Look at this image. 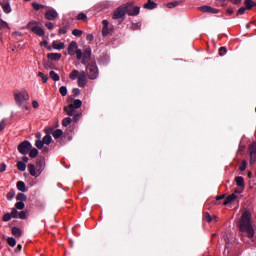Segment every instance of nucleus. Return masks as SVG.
<instances>
[{
    "label": "nucleus",
    "mask_w": 256,
    "mask_h": 256,
    "mask_svg": "<svg viewBox=\"0 0 256 256\" xmlns=\"http://www.w3.org/2000/svg\"><path fill=\"white\" fill-rule=\"evenodd\" d=\"M237 227L242 237H247L255 243V228L253 227V216L249 210L242 213L237 222Z\"/></svg>",
    "instance_id": "1"
},
{
    "label": "nucleus",
    "mask_w": 256,
    "mask_h": 256,
    "mask_svg": "<svg viewBox=\"0 0 256 256\" xmlns=\"http://www.w3.org/2000/svg\"><path fill=\"white\" fill-rule=\"evenodd\" d=\"M14 101L17 106L23 107L25 101H29V92L22 90L20 92L14 91Z\"/></svg>",
    "instance_id": "2"
},
{
    "label": "nucleus",
    "mask_w": 256,
    "mask_h": 256,
    "mask_svg": "<svg viewBox=\"0 0 256 256\" xmlns=\"http://www.w3.org/2000/svg\"><path fill=\"white\" fill-rule=\"evenodd\" d=\"M86 71L88 79L94 80L99 77V69L97 68V64L95 62H89L86 66Z\"/></svg>",
    "instance_id": "3"
},
{
    "label": "nucleus",
    "mask_w": 256,
    "mask_h": 256,
    "mask_svg": "<svg viewBox=\"0 0 256 256\" xmlns=\"http://www.w3.org/2000/svg\"><path fill=\"white\" fill-rule=\"evenodd\" d=\"M124 9L126 11V15H129L130 17H136V15L141 13V7L135 6L133 2L124 4Z\"/></svg>",
    "instance_id": "4"
},
{
    "label": "nucleus",
    "mask_w": 256,
    "mask_h": 256,
    "mask_svg": "<svg viewBox=\"0 0 256 256\" xmlns=\"http://www.w3.org/2000/svg\"><path fill=\"white\" fill-rule=\"evenodd\" d=\"M31 149H33V145H31V142H29L27 140L21 142L18 145V151H19V153H21V155H27V153H29V151H31Z\"/></svg>",
    "instance_id": "5"
},
{
    "label": "nucleus",
    "mask_w": 256,
    "mask_h": 256,
    "mask_svg": "<svg viewBox=\"0 0 256 256\" xmlns=\"http://www.w3.org/2000/svg\"><path fill=\"white\" fill-rule=\"evenodd\" d=\"M31 25H37L36 21L29 22L27 24V29H30L32 33H35V35H38V37H43L45 35V30L39 26L31 27Z\"/></svg>",
    "instance_id": "6"
},
{
    "label": "nucleus",
    "mask_w": 256,
    "mask_h": 256,
    "mask_svg": "<svg viewBox=\"0 0 256 256\" xmlns=\"http://www.w3.org/2000/svg\"><path fill=\"white\" fill-rule=\"evenodd\" d=\"M127 15V12L125 10V5H122L118 7L116 10H114V14L112 16L113 19H121V22L125 21V16Z\"/></svg>",
    "instance_id": "7"
},
{
    "label": "nucleus",
    "mask_w": 256,
    "mask_h": 256,
    "mask_svg": "<svg viewBox=\"0 0 256 256\" xmlns=\"http://www.w3.org/2000/svg\"><path fill=\"white\" fill-rule=\"evenodd\" d=\"M87 85V72L81 71L78 76V86L85 87Z\"/></svg>",
    "instance_id": "8"
},
{
    "label": "nucleus",
    "mask_w": 256,
    "mask_h": 256,
    "mask_svg": "<svg viewBox=\"0 0 256 256\" xmlns=\"http://www.w3.org/2000/svg\"><path fill=\"white\" fill-rule=\"evenodd\" d=\"M59 17V14L57 13V11L55 10H48L45 13V19H47L48 21H55V18Z\"/></svg>",
    "instance_id": "9"
},
{
    "label": "nucleus",
    "mask_w": 256,
    "mask_h": 256,
    "mask_svg": "<svg viewBox=\"0 0 256 256\" xmlns=\"http://www.w3.org/2000/svg\"><path fill=\"white\" fill-rule=\"evenodd\" d=\"M198 9L202 13H213V14L219 13L218 9H215V8H213L211 6H202V7H199Z\"/></svg>",
    "instance_id": "10"
},
{
    "label": "nucleus",
    "mask_w": 256,
    "mask_h": 256,
    "mask_svg": "<svg viewBox=\"0 0 256 256\" xmlns=\"http://www.w3.org/2000/svg\"><path fill=\"white\" fill-rule=\"evenodd\" d=\"M0 5H1L4 13H11V4L9 3V0L0 1Z\"/></svg>",
    "instance_id": "11"
},
{
    "label": "nucleus",
    "mask_w": 256,
    "mask_h": 256,
    "mask_svg": "<svg viewBox=\"0 0 256 256\" xmlns=\"http://www.w3.org/2000/svg\"><path fill=\"white\" fill-rule=\"evenodd\" d=\"M43 169H45V159L38 160L36 162V171L41 175L43 173Z\"/></svg>",
    "instance_id": "12"
},
{
    "label": "nucleus",
    "mask_w": 256,
    "mask_h": 256,
    "mask_svg": "<svg viewBox=\"0 0 256 256\" xmlns=\"http://www.w3.org/2000/svg\"><path fill=\"white\" fill-rule=\"evenodd\" d=\"M77 43L75 41H72L69 46H68V55H75L76 51H77Z\"/></svg>",
    "instance_id": "13"
},
{
    "label": "nucleus",
    "mask_w": 256,
    "mask_h": 256,
    "mask_svg": "<svg viewBox=\"0 0 256 256\" xmlns=\"http://www.w3.org/2000/svg\"><path fill=\"white\" fill-rule=\"evenodd\" d=\"M28 171L31 175V177H39V172H37V168L34 166V164H28Z\"/></svg>",
    "instance_id": "14"
},
{
    "label": "nucleus",
    "mask_w": 256,
    "mask_h": 256,
    "mask_svg": "<svg viewBox=\"0 0 256 256\" xmlns=\"http://www.w3.org/2000/svg\"><path fill=\"white\" fill-rule=\"evenodd\" d=\"M103 29H102V35L103 37H107L109 33H111V30H109V21L103 20Z\"/></svg>",
    "instance_id": "15"
},
{
    "label": "nucleus",
    "mask_w": 256,
    "mask_h": 256,
    "mask_svg": "<svg viewBox=\"0 0 256 256\" xmlns=\"http://www.w3.org/2000/svg\"><path fill=\"white\" fill-rule=\"evenodd\" d=\"M236 185L240 187V189H245V178L242 176H238L235 178Z\"/></svg>",
    "instance_id": "16"
},
{
    "label": "nucleus",
    "mask_w": 256,
    "mask_h": 256,
    "mask_svg": "<svg viewBox=\"0 0 256 256\" xmlns=\"http://www.w3.org/2000/svg\"><path fill=\"white\" fill-rule=\"evenodd\" d=\"M143 7L144 9L151 11L153 9H157V3L153 2L152 0H148V2L145 3Z\"/></svg>",
    "instance_id": "17"
},
{
    "label": "nucleus",
    "mask_w": 256,
    "mask_h": 256,
    "mask_svg": "<svg viewBox=\"0 0 256 256\" xmlns=\"http://www.w3.org/2000/svg\"><path fill=\"white\" fill-rule=\"evenodd\" d=\"M235 199H237V195L231 194L228 197H226V199L223 201V205H225V206L231 205V203H233V201H235Z\"/></svg>",
    "instance_id": "18"
},
{
    "label": "nucleus",
    "mask_w": 256,
    "mask_h": 256,
    "mask_svg": "<svg viewBox=\"0 0 256 256\" xmlns=\"http://www.w3.org/2000/svg\"><path fill=\"white\" fill-rule=\"evenodd\" d=\"M47 57H48V59H50V61H59V59H61L62 55H61V53H48Z\"/></svg>",
    "instance_id": "19"
},
{
    "label": "nucleus",
    "mask_w": 256,
    "mask_h": 256,
    "mask_svg": "<svg viewBox=\"0 0 256 256\" xmlns=\"http://www.w3.org/2000/svg\"><path fill=\"white\" fill-rule=\"evenodd\" d=\"M64 111L69 117H73L75 115V108L72 105L65 106Z\"/></svg>",
    "instance_id": "20"
},
{
    "label": "nucleus",
    "mask_w": 256,
    "mask_h": 256,
    "mask_svg": "<svg viewBox=\"0 0 256 256\" xmlns=\"http://www.w3.org/2000/svg\"><path fill=\"white\" fill-rule=\"evenodd\" d=\"M244 5L247 11H251L253 7H256V2H254L253 0H246L244 1Z\"/></svg>",
    "instance_id": "21"
},
{
    "label": "nucleus",
    "mask_w": 256,
    "mask_h": 256,
    "mask_svg": "<svg viewBox=\"0 0 256 256\" xmlns=\"http://www.w3.org/2000/svg\"><path fill=\"white\" fill-rule=\"evenodd\" d=\"M52 141H53V138L51 137L49 132H46V135L42 139V143H44V145H51Z\"/></svg>",
    "instance_id": "22"
},
{
    "label": "nucleus",
    "mask_w": 256,
    "mask_h": 256,
    "mask_svg": "<svg viewBox=\"0 0 256 256\" xmlns=\"http://www.w3.org/2000/svg\"><path fill=\"white\" fill-rule=\"evenodd\" d=\"M16 187H17L18 191H21V193H25V191H27L25 182H23V181H18L16 184Z\"/></svg>",
    "instance_id": "23"
},
{
    "label": "nucleus",
    "mask_w": 256,
    "mask_h": 256,
    "mask_svg": "<svg viewBox=\"0 0 256 256\" xmlns=\"http://www.w3.org/2000/svg\"><path fill=\"white\" fill-rule=\"evenodd\" d=\"M12 235H14V237H21V235H23V232L18 227H13Z\"/></svg>",
    "instance_id": "24"
},
{
    "label": "nucleus",
    "mask_w": 256,
    "mask_h": 256,
    "mask_svg": "<svg viewBox=\"0 0 256 256\" xmlns=\"http://www.w3.org/2000/svg\"><path fill=\"white\" fill-rule=\"evenodd\" d=\"M74 109H80L81 105H83V102L80 99H76L73 101L72 104H70Z\"/></svg>",
    "instance_id": "25"
},
{
    "label": "nucleus",
    "mask_w": 256,
    "mask_h": 256,
    "mask_svg": "<svg viewBox=\"0 0 256 256\" xmlns=\"http://www.w3.org/2000/svg\"><path fill=\"white\" fill-rule=\"evenodd\" d=\"M52 136L54 137V139H59L60 137L63 136V130L57 129V130L53 131Z\"/></svg>",
    "instance_id": "26"
},
{
    "label": "nucleus",
    "mask_w": 256,
    "mask_h": 256,
    "mask_svg": "<svg viewBox=\"0 0 256 256\" xmlns=\"http://www.w3.org/2000/svg\"><path fill=\"white\" fill-rule=\"evenodd\" d=\"M37 155H39V150H37V148H31L29 152V157H31V159H35Z\"/></svg>",
    "instance_id": "27"
},
{
    "label": "nucleus",
    "mask_w": 256,
    "mask_h": 256,
    "mask_svg": "<svg viewBox=\"0 0 256 256\" xmlns=\"http://www.w3.org/2000/svg\"><path fill=\"white\" fill-rule=\"evenodd\" d=\"M32 7H33L34 11H40V9H45L46 6L43 4H39L37 2H33Z\"/></svg>",
    "instance_id": "28"
},
{
    "label": "nucleus",
    "mask_w": 256,
    "mask_h": 256,
    "mask_svg": "<svg viewBox=\"0 0 256 256\" xmlns=\"http://www.w3.org/2000/svg\"><path fill=\"white\" fill-rule=\"evenodd\" d=\"M79 72L77 70H72L71 73L69 74V78L72 81H75L79 77Z\"/></svg>",
    "instance_id": "29"
},
{
    "label": "nucleus",
    "mask_w": 256,
    "mask_h": 256,
    "mask_svg": "<svg viewBox=\"0 0 256 256\" xmlns=\"http://www.w3.org/2000/svg\"><path fill=\"white\" fill-rule=\"evenodd\" d=\"M17 169L18 171H25L27 169V165L23 161L17 162Z\"/></svg>",
    "instance_id": "30"
},
{
    "label": "nucleus",
    "mask_w": 256,
    "mask_h": 256,
    "mask_svg": "<svg viewBox=\"0 0 256 256\" xmlns=\"http://www.w3.org/2000/svg\"><path fill=\"white\" fill-rule=\"evenodd\" d=\"M73 119H71V117H66L62 120V125L63 127H69V125H71Z\"/></svg>",
    "instance_id": "31"
},
{
    "label": "nucleus",
    "mask_w": 256,
    "mask_h": 256,
    "mask_svg": "<svg viewBox=\"0 0 256 256\" xmlns=\"http://www.w3.org/2000/svg\"><path fill=\"white\" fill-rule=\"evenodd\" d=\"M53 49H57L58 51H61V49H65V43L60 42L59 44L53 42Z\"/></svg>",
    "instance_id": "32"
},
{
    "label": "nucleus",
    "mask_w": 256,
    "mask_h": 256,
    "mask_svg": "<svg viewBox=\"0 0 256 256\" xmlns=\"http://www.w3.org/2000/svg\"><path fill=\"white\" fill-rule=\"evenodd\" d=\"M181 4V1H174V2H169L167 4L168 9H175V7H179Z\"/></svg>",
    "instance_id": "33"
},
{
    "label": "nucleus",
    "mask_w": 256,
    "mask_h": 256,
    "mask_svg": "<svg viewBox=\"0 0 256 256\" xmlns=\"http://www.w3.org/2000/svg\"><path fill=\"white\" fill-rule=\"evenodd\" d=\"M16 201H27V195H25L24 193H18L16 196Z\"/></svg>",
    "instance_id": "34"
},
{
    "label": "nucleus",
    "mask_w": 256,
    "mask_h": 256,
    "mask_svg": "<svg viewBox=\"0 0 256 256\" xmlns=\"http://www.w3.org/2000/svg\"><path fill=\"white\" fill-rule=\"evenodd\" d=\"M249 154H256V142H252L248 148Z\"/></svg>",
    "instance_id": "35"
},
{
    "label": "nucleus",
    "mask_w": 256,
    "mask_h": 256,
    "mask_svg": "<svg viewBox=\"0 0 256 256\" xmlns=\"http://www.w3.org/2000/svg\"><path fill=\"white\" fill-rule=\"evenodd\" d=\"M82 55L85 59H91V48H86Z\"/></svg>",
    "instance_id": "36"
},
{
    "label": "nucleus",
    "mask_w": 256,
    "mask_h": 256,
    "mask_svg": "<svg viewBox=\"0 0 256 256\" xmlns=\"http://www.w3.org/2000/svg\"><path fill=\"white\" fill-rule=\"evenodd\" d=\"M7 243L10 247H15V245H17V240H15L13 237H8Z\"/></svg>",
    "instance_id": "37"
},
{
    "label": "nucleus",
    "mask_w": 256,
    "mask_h": 256,
    "mask_svg": "<svg viewBox=\"0 0 256 256\" xmlns=\"http://www.w3.org/2000/svg\"><path fill=\"white\" fill-rule=\"evenodd\" d=\"M50 77L53 81H59L61 79L59 74H57L55 71H50Z\"/></svg>",
    "instance_id": "38"
},
{
    "label": "nucleus",
    "mask_w": 256,
    "mask_h": 256,
    "mask_svg": "<svg viewBox=\"0 0 256 256\" xmlns=\"http://www.w3.org/2000/svg\"><path fill=\"white\" fill-rule=\"evenodd\" d=\"M203 219L204 221H207V223H211V221H213V218L211 217V214H209V212H204Z\"/></svg>",
    "instance_id": "39"
},
{
    "label": "nucleus",
    "mask_w": 256,
    "mask_h": 256,
    "mask_svg": "<svg viewBox=\"0 0 256 256\" xmlns=\"http://www.w3.org/2000/svg\"><path fill=\"white\" fill-rule=\"evenodd\" d=\"M59 93H60V95H62V97H67V87L61 86L59 88Z\"/></svg>",
    "instance_id": "40"
},
{
    "label": "nucleus",
    "mask_w": 256,
    "mask_h": 256,
    "mask_svg": "<svg viewBox=\"0 0 256 256\" xmlns=\"http://www.w3.org/2000/svg\"><path fill=\"white\" fill-rule=\"evenodd\" d=\"M38 77H40L42 79L43 83H47V81H49V77L47 75H44L43 72H39Z\"/></svg>",
    "instance_id": "41"
},
{
    "label": "nucleus",
    "mask_w": 256,
    "mask_h": 256,
    "mask_svg": "<svg viewBox=\"0 0 256 256\" xmlns=\"http://www.w3.org/2000/svg\"><path fill=\"white\" fill-rule=\"evenodd\" d=\"M10 215L13 219H17L19 217V211H17V208H13Z\"/></svg>",
    "instance_id": "42"
},
{
    "label": "nucleus",
    "mask_w": 256,
    "mask_h": 256,
    "mask_svg": "<svg viewBox=\"0 0 256 256\" xmlns=\"http://www.w3.org/2000/svg\"><path fill=\"white\" fill-rule=\"evenodd\" d=\"M15 208L16 209H19L20 211L25 209V203L24 202H21V201H18L16 204H15Z\"/></svg>",
    "instance_id": "43"
},
{
    "label": "nucleus",
    "mask_w": 256,
    "mask_h": 256,
    "mask_svg": "<svg viewBox=\"0 0 256 256\" xmlns=\"http://www.w3.org/2000/svg\"><path fill=\"white\" fill-rule=\"evenodd\" d=\"M69 29V26H64L62 28L59 29L58 33L59 35H67V30Z\"/></svg>",
    "instance_id": "44"
},
{
    "label": "nucleus",
    "mask_w": 256,
    "mask_h": 256,
    "mask_svg": "<svg viewBox=\"0 0 256 256\" xmlns=\"http://www.w3.org/2000/svg\"><path fill=\"white\" fill-rule=\"evenodd\" d=\"M8 201H11L15 197V190H10L6 195Z\"/></svg>",
    "instance_id": "45"
},
{
    "label": "nucleus",
    "mask_w": 256,
    "mask_h": 256,
    "mask_svg": "<svg viewBox=\"0 0 256 256\" xmlns=\"http://www.w3.org/2000/svg\"><path fill=\"white\" fill-rule=\"evenodd\" d=\"M75 53H76V59H78V61L83 59V51H81V49H77Z\"/></svg>",
    "instance_id": "46"
},
{
    "label": "nucleus",
    "mask_w": 256,
    "mask_h": 256,
    "mask_svg": "<svg viewBox=\"0 0 256 256\" xmlns=\"http://www.w3.org/2000/svg\"><path fill=\"white\" fill-rule=\"evenodd\" d=\"M72 34L74 35V37H81L83 35V32L79 29H74L72 31Z\"/></svg>",
    "instance_id": "47"
},
{
    "label": "nucleus",
    "mask_w": 256,
    "mask_h": 256,
    "mask_svg": "<svg viewBox=\"0 0 256 256\" xmlns=\"http://www.w3.org/2000/svg\"><path fill=\"white\" fill-rule=\"evenodd\" d=\"M9 24L7 22L3 21V19L0 18V29H8Z\"/></svg>",
    "instance_id": "48"
},
{
    "label": "nucleus",
    "mask_w": 256,
    "mask_h": 256,
    "mask_svg": "<svg viewBox=\"0 0 256 256\" xmlns=\"http://www.w3.org/2000/svg\"><path fill=\"white\" fill-rule=\"evenodd\" d=\"M77 19H78V21H85V20L87 19V14H85V13H79V14L77 15Z\"/></svg>",
    "instance_id": "49"
},
{
    "label": "nucleus",
    "mask_w": 256,
    "mask_h": 256,
    "mask_svg": "<svg viewBox=\"0 0 256 256\" xmlns=\"http://www.w3.org/2000/svg\"><path fill=\"white\" fill-rule=\"evenodd\" d=\"M35 145H36L37 149H43V146L45 144L43 143V140H36Z\"/></svg>",
    "instance_id": "50"
},
{
    "label": "nucleus",
    "mask_w": 256,
    "mask_h": 256,
    "mask_svg": "<svg viewBox=\"0 0 256 256\" xmlns=\"http://www.w3.org/2000/svg\"><path fill=\"white\" fill-rule=\"evenodd\" d=\"M225 53H227V47L222 46L219 48V55L220 57H223V55H225Z\"/></svg>",
    "instance_id": "51"
},
{
    "label": "nucleus",
    "mask_w": 256,
    "mask_h": 256,
    "mask_svg": "<svg viewBox=\"0 0 256 256\" xmlns=\"http://www.w3.org/2000/svg\"><path fill=\"white\" fill-rule=\"evenodd\" d=\"M247 169V161L243 160L240 164L239 170L245 171Z\"/></svg>",
    "instance_id": "52"
},
{
    "label": "nucleus",
    "mask_w": 256,
    "mask_h": 256,
    "mask_svg": "<svg viewBox=\"0 0 256 256\" xmlns=\"http://www.w3.org/2000/svg\"><path fill=\"white\" fill-rule=\"evenodd\" d=\"M2 221L4 222L11 221V213L4 214L2 217Z\"/></svg>",
    "instance_id": "53"
},
{
    "label": "nucleus",
    "mask_w": 256,
    "mask_h": 256,
    "mask_svg": "<svg viewBox=\"0 0 256 256\" xmlns=\"http://www.w3.org/2000/svg\"><path fill=\"white\" fill-rule=\"evenodd\" d=\"M5 127H7V121H5V119H3L0 122V131H5Z\"/></svg>",
    "instance_id": "54"
},
{
    "label": "nucleus",
    "mask_w": 256,
    "mask_h": 256,
    "mask_svg": "<svg viewBox=\"0 0 256 256\" xmlns=\"http://www.w3.org/2000/svg\"><path fill=\"white\" fill-rule=\"evenodd\" d=\"M19 219H27V211H21L18 214Z\"/></svg>",
    "instance_id": "55"
},
{
    "label": "nucleus",
    "mask_w": 256,
    "mask_h": 256,
    "mask_svg": "<svg viewBox=\"0 0 256 256\" xmlns=\"http://www.w3.org/2000/svg\"><path fill=\"white\" fill-rule=\"evenodd\" d=\"M72 93L75 97H78V95H81V90L79 88H74Z\"/></svg>",
    "instance_id": "56"
},
{
    "label": "nucleus",
    "mask_w": 256,
    "mask_h": 256,
    "mask_svg": "<svg viewBox=\"0 0 256 256\" xmlns=\"http://www.w3.org/2000/svg\"><path fill=\"white\" fill-rule=\"evenodd\" d=\"M45 27H47V29H49L50 31H52V29H55V25H53L52 22H47L45 24Z\"/></svg>",
    "instance_id": "57"
},
{
    "label": "nucleus",
    "mask_w": 256,
    "mask_h": 256,
    "mask_svg": "<svg viewBox=\"0 0 256 256\" xmlns=\"http://www.w3.org/2000/svg\"><path fill=\"white\" fill-rule=\"evenodd\" d=\"M250 155V165L256 162V154H249Z\"/></svg>",
    "instance_id": "58"
},
{
    "label": "nucleus",
    "mask_w": 256,
    "mask_h": 256,
    "mask_svg": "<svg viewBox=\"0 0 256 256\" xmlns=\"http://www.w3.org/2000/svg\"><path fill=\"white\" fill-rule=\"evenodd\" d=\"M246 11H247V9L245 7H241L237 11V15H244Z\"/></svg>",
    "instance_id": "59"
},
{
    "label": "nucleus",
    "mask_w": 256,
    "mask_h": 256,
    "mask_svg": "<svg viewBox=\"0 0 256 256\" xmlns=\"http://www.w3.org/2000/svg\"><path fill=\"white\" fill-rule=\"evenodd\" d=\"M6 169H7V165L5 163H2L0 165V173H5Z\"/></svg>",
    "instance_id": "60"
},
{
    "label": "nucleus",
    "mask_w": 256,
    "mask_h": 256,
    "mask_svg": "<svg viewBox=\"0 0 256 256\" xmlns=\"http://www.w3.org/2000/svg\"><path fill=\"white\" fill-rule=\"evenodd\" d=\"M32 107H33L34 109H38V108H39V102H37V100H33V101H32Z\"/></svg>",
    "instance_id": "61"
},
{
    "label": "nucleus",
    "mask_w": 256,
    "mask_h": 256,
    "mask_svg": "<svg viewBox=\"0 0 256 256\" xmlns=\"http://www.w3.org/2000/svg\"><path fill=\"white\" fill-rule=\"evenodd\" d=\"M89 58L82 57V65H89Z\"/></svg>",
    "instance_id": "62"
},
{
    "label": "nucleus",
    "mask_w": 256,
    "mask_h": 256,
    "mask_svg": "<svg viewBox=\"0 0 256 256\" xmlns=\"http://www.w3.org/2000/svg\"><path fill=\"white\" fill-rule=\"evenodd\" d=\"M141 25L140 24H132V30L137 31V29H140Z\"/></svg>",
    "instance_id": "63"
},
{
    "label": "nucleus",
    "mask_w": 256,
    "mask_h": 256,
    "mask_svg": "<svg viewBox=\"0 0 256 256\" xmlns=\"http://www.w3.org/2000/svg\"><path fill=\"white\" fill-rule=\"evenodd\" d=\"M223 199H225V194L216 196V201H221V200H223Z\"/></svg>",
    "instance_id": "64"
}]
</instances>
